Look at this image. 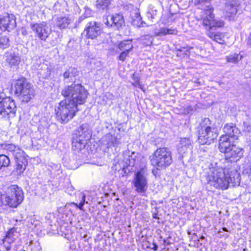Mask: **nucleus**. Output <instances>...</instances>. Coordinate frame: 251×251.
Masks as SVG:
<instances>
[{"label": "nucleus", "mask_w": 251, "mask_h": 251, "mask_svg": "<svg viewBox=\"0 0 251 251\" xmlns=\"http://www.w3.org/2000/svg\"><path fill=\"white\" fill-rule=\"evenodd\" d=\"M208 183L215 188L223 190L227 189L230 184L232 186L239 185L240 176L234 168H230L228 171L217 165L211 164L207 177Z\"/></svg>", "instance_id": "nucleus-1"}, {"label": "nucleus", "mask_w": 251, "mask_h": 251, "mask_svg": "<svg viewBox=\"0 0 251 251\" xmlns=\"http://www.w3.org/2000/svg\"><path fill=\"white\" fill-rule=\"evenodd\" d=\"M62 95L75 106L83 104L87 98L88 93L81 84H72L65 86L61 91Z\"/></svg>", "instance_id": "nucleus-2"}, {"label": "nucleus", "mask_w": 251, "mask_h": 251, "mask_svg": "<svg viewBox=\"0 0 251 251\" xmlns=\"http://www.w3.org/2000/svg\"><path fill=\"white\" fill-rule=\"evenodd\" d=\"M151 164L157 170L166 169L172 163V152L167 147L159 148L150 156Z\"/></svg>", "instance_id": "nucleus-3"}, {"label": "nucleus", "mask_w": 251, "mask_h": 251, "mask_svg": "<svg viewBox=\"0 0 251 251\" xmlns=\"http://www.w3.org/2000/svg\"><path fill=\"white\" fill-rule=\"evenodd\" d=\"M77 108L69 100L61 101L55 108L56 118L62 124L67 123L75 115Z\"/></svg>", "instance_id": "nucleus-4"}, {"label": "nucleus", "mask_w": 251, "mask_h": 251, "mask_svg": "<svg viewBox=\"0 0 251 251\" xmlns=\"http://www.w3.org/2000/svg\"><path fill=\"white\" fill-rule=\"evenodd\" d=\"M210 125V121L208 118L203 119L200 123L198 139L202 145L210 144L218 136L216 129L211 127Z\"/></svg>", "instance_id": "nucleus-5"}, {"label": "nucleus", "mask_w": 251, "mask_h": 251, "mask_svg": "<svg viewBox=\"0 0 251 251\" xmlns=\"http://www.w3.org/2000/svg\"><path fill=\"white\" fill-rule=\"evenodd\" d=\"M15 89V94L23 101L27 102L34 96L33 86L25 78H22L16 81Z\"/></svg>", "instance_id": "nucleus-6"}, {"label": "nucleus", "mask_w": 251, "mask_h": 251, "mask_svg": "<svg viewBox=\"0 0 251 251\" xmlns=\"http://www.w3.org/2000/svg\"><path fill=\"white\" fill-rule=\"evenodd\" d=\"M1 200L3 203L10 207H16L24 200L22 189L16 185L10 187L5 196H2Z\"/></svg>", "instance_id": "nucleus-7"}, {"label": "nucleus", "mask_w": 251, "mask_h": 251, "mask_svg": "<svg viewBox=\"0 0 251 251\" xmlns=\"http://www.w3.org/2000/svg\"><path fill=\"white\" fill-rule=\"evenodd\" d=\"M201 16V21L203 26L206 29H211L213 28L220 27L224 25V23L221 20L217 21L215 19L213 13V9L209 5L206 6Z\"/></svg>", "instance_id": "nucleus-8"}, {"label": "nucleus", "mask_w": 251, "mask_h": 251, "mask_svg": "<svg viewBox=\"0 0 251 251\" xmlns=\"http://www.w3.org/2000/svg\"><path fill=\"white\" fill-rule=\"evenodd\" d=\"M147 174L146 171L141 169L134 174L132 184L135 188V191L138 193H145L148 188Z\"/></svg>", "instance_id": "nucleus-9"}, {"label": "nucleus", "mask_w": 251, "mask_h": 251, "mask_svg": "<svg viewBox=\"0 0 251 251\" xmlns=\"http://www.w3.org/2000/svg\"><path fill=\"white\" fill-rule=\"evenodd\" d=\"M30 27L35 33V36L44 41L47 40L51 33V28L45 22L40 23H31Z\"/></svg>", "instance_id": "nucleus-10"}, {"label": "nucleus", "mask_w": 251, "mask_h": 251, "mask_svg": "<svg viewBox=\"0 0 251 251\" xmlns=\"http://www.w3.org/2000/svg\"><path fill=\"white\" fill-rule=\"evenodd\" d=\"M88 38L96 39L102 32V25L95 21H91L86 25L85 30Z\"/></svg>", "instance_id": "nucleus-11"}, {"label": "nucleus", "mask_w": 251, "mask_h": 251, "mask_svg": "<svg viewBox=\"0 0 251 251\" xmlns=\"http://www.w3.org/2000/svg\"><path fill=\"white\" fill-rule=\"evenodd\" d=\"M89 138L90 135L88 132H82L81 134H79L75 138H73L72 149L77 151H81L85 147Z\"/></svg>", "instance_id": "nucleus-12"}, {"label": "nucleus", "mask_w": 251, "mask_h": 251, "mask_svg": "<svg viewBox=\"0 0 251 251\" xmlns=\"http://www.w3.org/2000/svg\"><path fill=\"white\" fill-rule=\"evenodd\" d=\"M16 25L15 16L5 13L0 15V28L3 30L13 29Z\"/></svg>", "instance_id": "nucleus-13"}, {"label": "nucleus", "mask_w": 251, "mask_h": 251, "mask_svg": "<svg viewBox=\"0 0 251 251\" xmlns=\"http://www.w3.org/2000/svg\"><path fill=\"white\" fill-rule=\"evenodd\" d=\"M4 58L5 63L10 68H16L21 61L19 54L12 50L6 52L4 55Z\"/></svg>", "instance_id": "nucleus-14"}, {"label": "nucleus", "mask_w": 251, "mask_h": 251, "mask_svg": "<svg viewBox=\"0 0 251 251\" xmlns=\"http://www.w3.org/2000/svg\"><path fill=\"white\" fill-rule=\"evenodd\" d=\"M225 154V158L231 162H235L239 160L243 156V152L241 148L235 145L231 146Z\"/></svg>", "instance_id": "nucleus-15"}, {"label": "nucleus", "mask_w": 251, "mask_h": 251, "mask_svg": "<svg viewBox=\"0 0 251 251\" xmlns=\"http://www.w3.org/2000/svg\"><path fill=\"white\" fill-rule=\"evenodd\" d=\"M3 116L5 117L10 115L12 117L14 116L16 111V106L13 100L10 97H6L3 100Z\"/></svg>", "instance_id": "nucleus-16"}, {"label": "nucleus", "mask_w": 251, "mask_h": 251, "mask_svg": "<svg viewBox=\"0 0 251 251\" xmlns=\"http://www.w3.org/2000/svg\"><path fill=\"white\" fill-rule=\"evenodd\" d=\"M225 133L222 136H226L228 137L232 140H236L240 133V130L235 126L226 125L223 128Z\"/></svg>", "instance_id": "nucleus-17"}, {"label": "nucleus", "mask_w": 251, "mask_h": 251, "mask_svg": "<svg viewBox=\"0 0 251 251\" xmlns=\"http://www.w3.org/2000/svg\"><path fill=\"white\" fill-rule=\"evenodd\" d=\"M109 17L111 23L109 22L108 18L106 19V21L105 22V24L108 26H114L119 29L124 24V20L123 16L120 14L111 15Z\"/></svg>", "instance_id": "nucleus-18"}, {"label": "nucleus", "mask_w": 251, "mask_h": 251, "mask_svg": "<svg viewBox=\"0 0 251 251\" xmlns=\"http://www.w3.org/2000/svg\"><path fill=\"white\" fill-rule=\"evenodd\" d=\"M233 140L230 139L226 136H221L219 140V149L221 152L225 153L229 149H230L231 146V143Z\"/></svg>", "instance_id": "nucleus-19"}, {"label": "nucleus", "mask_w": 251, "mask_h": 251, "mask_svg": "<svg viewBox=\"0 0 251 251\" xmlns=\"http://www.w3.org/2000/svg\"><path fill=\"white\" fill-rule=\"evenodd\" d=\"M100 141L101 144L107 148L115 147L118 144L117 138L110 133L103 136L101 139Z\"/></svg>", "instance_id": "nucleus-20"}, {"label": "nucleus", "mask_w": 251, "mask_h": 251, "mask_svg": "<svg viewBox=\"0 0 251 251\" xmlns=\"http://www.w3.org/2000/svg\"><path fill=\"white\" fill-rule=\"evenodd\" d=\"M17 163L16 167L14 170L18 175H21L25 170L26 166L27 164V160L25 158V155L22 156V157H18L15 159Z\"/></svg>", "instance_id": "nucleus-21"}, {"label": "nucleus", "mask_w": 251, "mask_h": 251, "mask_svg": "<svg viewBox=\"0 0 251 251\" xmlns=\"http://www.w3.org/2000/svg\"><path fill=\"white\" fill-rule=\"evenodd\" d=\"M6 150L8 152V154L13 156L15 159L18 157L21 158L22 156L25 155L24 152L19 147L13 144L8 145L6 146Z\"/></svg>", "instance_id": "nucleus-22"}, {"label": "nucleus", "mask_w": 251, "mask_h": 251, "mask_svg": "<svg viewBox=\"0 0 251 251\" xmlns=\"http://www.w3.org/2000/svg\"><path fill=\"white\" fill-rule=\"evenodd\" d=\"M38 73L41 77L46 78L49 77L50 74V69L48 65L46 63H42L38 66Z\"/></svg>", "instance_id": "nucleus-23"}, {"label": "nucleus", "mask_w": 251, "mask_h": 251, "mask_svg": "<svg viewBox=\"0 0 251 251\" xmlns=\"http://www.w3.org/2000/svg\"><path fill=\"white\" fill-rule=\"evenodd\" d=\"M55 25L60 29L66 28L70 23V19L66 16H60L55 19Z\"/></svg>", "instance_id": "nucleus-24"}, {"label": "nucleus", "mask_w": 251, "mask_h": 251, "mask_svg": "<svg viewBox=\"0 0 251 251\" xmlns=\"http://www.w3.org/2000/svg\"><path fill=\"white\" fill-rule=\"evenodd\" d=\"M118 47L121 51L130 52L133 49V45L131 40H125L121 42Z\"/></svg>", "instance_id": "nucleus-25"}, {"label": "nucleus", "mask_w": 251, "mask_h": 251, "mask_svg": "<svg viewBox=\"0 0 251 251\" xmlns=\"http://www.w3.org/2000/svg\"><path fill=\"white\" fill-rule=\"evenodd\" d=\"M177 31L176 29L168 28L167 27H163L160 29L158 32L155 33L156 36H162L170 34H176Z\"/></svg>", "instance_id": "nucleus-26"}, {"label": "nucleus", "mask_w": 251, "mask_h": 251, "mask_svg": "<svg viewBox=\"0 0 251 251\" xmlns=\"http://www.w3.org/2000/svg\"><path fill=\"white\" fill-rule=\"evenodd\" d=\"M239 6V4H226V3L225 10L226 13V15L228 17H231L232 15H235L237 12V8Z\"/></svg>", "instance_id": "nucleus-27"}, {"label": "nucleus", "mask_w": 251, "mask_h": 251, "mask_svg": "<svg viewBox=\"0 0 251 251\" xmlns=\"http://www.w3.org/2000/svg\"><path fill=\"white\" fill-rule=\"evenodd\" d=\"M239 6V4H226V3L225 10L226 13V15L228 17H231L232 15H235L237 12V8Z\"/></svg>", "instance_id": "nucleus-28"}, {"label": "nucleus", "mask_w": 251, "mask_h": 251, "mask_svg": "<svg viewBox=\"0 0 251 251\" xmlns=\"http://www.w3.org/2000/svg\"><path fill=\"white\" fill-rule=\"evenodd\" d=\"M77 71L75 68H69L63 74L64 79L70 78L71 80L73 81L74 77L77 75Z\"/></svg>", "instance_id": "nucleus-29"}, {"label": "nucleus", "mask_w": 251, "mask_h": 251, "mask_svg": "<svg viewBox=\"0 0 251 251\" xmlns=\"http://www.w3.org/2000/svg\"><path fill=\"white\" fill-rule=\"evenodd\" d=\"M191 144V141L189 138H181L180 141V145L179 147V151L184 152L190 146Z\"/></svg>", "instance_id": "nucleus-30"}, {"label": "nucleus", "mask_w": 251, "mask_h": 251, "mask_svg": "<svg viewBox=\"0 0 251 251\" xmlns=\"http://www.w3.org/2000/svg\"><path fill=\"white\" fill-rule=\"evenodd\" d=\"M207 35L209 38L219 44H223L224 42L223 40L224 36L221 33H214L208 32Z\"/></svg>", "instance_id": "nucleus-31"}, {"label": "nucleus", "mask_w": 251, "mask_h": 251, "mask_svg": "<svg viewBox=\"0 0 251 251\" xmlns=\"http://www.w3.org/2000/svg\"><path fill=\"white\" fill-rule=\"evenodd\" d=\"M110 3V0H97V8L99 10H104L108 7Z\"/></svg>", "instance_id": "nucleus-32"}, {"label": "nucleus", "mask_w": 251, "mask_h": 251, "mask_svg": "<svg viewBox=\"0 0 251 251\" xmlns=\"http://www.w3.org/2000/svg\"><path fill=\"white\" fill-rule=\"evenodd\" d=\"M16 232V229L12 228L9 229L6 233L4 240L7 241L8 243H11L14 241V235Z\"/></svg>", "instance_id": "nucleus-33"}, {"label": "nucleus", "mask_w": 251, "mask_h": 251, "mask_svg": "<svg viewBox=\"0 0 251 251\" xmlns=\"http://www.w3.org/2000/svg\"><path fill=\"white\" fill-rule=\"evenodd\" d=\"M9 163L10 159L6 155L3 154L0 155V170L3 167H7Z\"/></svg>", "instance_id": "nucleus-34"}, {"label": "nucleus", "mask_w": 251, "mask_h": 251, "mask_svg": "<svg viewBox=\"0 0 251 251\" xmlns=\"http://www.w3.org/2000/svg\"><path fill=\"white\" fill-rule=\"evenodd\" d=\"M241 58V55H240L239 54L235 53L227 56L226 59L228 62L236 63H237Z\"/></svg>", "instance_id": "nucleus-35"}, {"label": "nucleus", "mask_w": 251, "mask_h": 251, "mask_svg": "<svg viewBox=\"0 0 251 251\" xmlns=\"http://www.w3.org/2000/svg\"><path fill=\"white\" fill-rule=\"evenodd\" d=\"M137 20H134L133 21V24L134 25H136L138 26H149V25H147L145 22L141 21L142 18L141 17V16L140 14L137 13L136 14Z\"/></svg>", "instance_id": "nucleus-36"}, {"label": "nucleus", "mask_w": 251, "mask_h": 251, "mask_svg": "<svg viewBox=\"0 0 251 251\" xmlns=\"http://www.w3.org/2000/svg\"><path fill=\"white\" fill-rule=\"evenodd\" d=\"M9 46V39L5 36L0 38V48L5 49Z\"/></svg>", "instance_id": "nucleus-37"}, {"label": "nucleus", "mask_w": 251, "mask_h": 251, "mask_svg": "<svg viewBox=\"0 0 251 251\" xmlns=\"http://www.w3.org/2000/svg\"><path fill=\"white\" fill-rule=\"evenodd\" d=\"M242 130L248 135L251 134V126L246 122H244L243 124Z\"/></svg>", "instance_id": "nucleus-38"}, {"label": "nucleus", "mask_w": 251, "mask_h": 251, "mask_svg": "<svg viewBox=\"0 0 251 251\" xmlns=\"http://www.w3.org/2000/svg\"><path fill=\"white\" fill-rule=\"evenodd\" d=\"M81 201L79 204L73 202L72 204H74L76 207L78 208L79 209L83 210V207L85 202V195L84 194H81Z\"/></svg>", "instance_id": "nucleus-39"}, {"label": "nucleus", "mask_w": 251, "mask_h": 251, "mask_svg": "<svg viewBox=\"0 0 251 251\" xmlns=\"http://www.w3.org/2000/svg\"><path fill=\"white\" fill-rule=\"evenodd\" d=\"M243 169V171L245 173H250L251 172V163L248 162L244 164Z\"/></svg>", "instance_id": "nucleus-40"}, {"label": "nucleus", "mask_w": 251, "mask_h": 251, "mask_svg": "<svg viewBox=\"0 0 251 251\" xmlns=\"http://www.w3.org/2000/svg\"><path fill=\"white\" fill-rule=\"evenodd\" d=\"M129 51H122V52L120 53L119 56V59L122 61H124L126 57L128 56Z\"/></svg>", "instance_id": "nucleus-41"}, {"label": "nucleus", "mask_w": 251, "mask_h": 251, "mask_svg": "<svg viewBox=\"0 0 251 251\" xmlns=\"http://www.w3.org/2000/svg\"><path fill=\"white\" fill-rule=\"evenodd\" d=\"M210 0H197L196 1V4H201V8H202L203 7H204V6H205V7L207 8L206 6H207V5H205V4L209 3ZM208 5L210 6L209 5Z\"/></svg>", "instance_id": "nucleus-42"}, {"label": "nucleus", "mask_w": 251, "mask_h": 251, "mask_svg": "<svg viewBox=\"0 0 251 251\" xmlns=\"http://www.w3.org/2000/svg\"><path fill=\"white\" fill-rule=\"evenodd\" d=\"M230 3L240 5L239 0H226V4H230Z\"/></svg>", "instance_id": "nucleus-43"}, {"label": "nucleus", "mask_w": 251, "mask_h": 251, "mask_svg": "<svg viewBox=\"0 0 251 251\" xmlns=\"http://www.w3.org/2000/svg\"><path fill=\"white\" fill-rule=\"evenodd\" d=\"M132 85L135 86V87H139L141 89H142L141 85L140 84L138 78H136L135 80V82L132 83Z\"/></svg>", "instance_id": "nucleus-44"}, {"label": "nucleus", "mask_w": 251, "mask_h": 251, "mask_svg": "<svg viewBox=\"0 0 251 251\" xmlns=\"http://www.w3.org/2000/svg\"><path fill=\"white\" fill-rule=\"evenodd\" d=\"M149 248L152 249L154 251H157L158 249V246L156 244L153 243L149 247Z\"/></svg>", "instance_id": "nucleus-45"}, {"label": "nucleus", "mask_w": 251, "mask_h": 251, "mask_svg": "<svg viewBox=\"0 0 251 251\" xmlns=\"http://www.w3.org/2000/svg\"><path fill=\"white\" fill-rule=\"evenodd\" d=\"M3 100L0 101V114L3 116Z\"/></svg>", "instance_id": "nucleus-46"}, {"label": "nucleus", "mask_w": 251, "mask_h": 251, "mask_svg": "<svg viewBox=\"0 0 251 251\" xmlns=\"http://www.w3.org/2000/svg\"><path fill=\"white\" fill-rule=\"evenodd\" d=\"M5 95L3 93L0 92V101H2L5 98Z\"/></svg>", "instance_id": "nucleus-47"}, {"label": "nucleus", "mask_w": 251, "mask_h": 251, "mask_svg": "<svg viewBox=\"0 0 251 251\" xmlns=\"http://www.w3.org/2000/svg\"><path fill=\"white\" fill-rule=\"evenodd\" d=\"M247 44L251 45V33L249 35L247 39Z\"/></svg>", "instance_id": "nucleus-48"}, {"label": "nucleus", "mask_w": 251, "mask_h": 251, "mask_svg": "<svg viewBox=\"0 0 251 251\" xmlns=\"http://www.w3.org/2000/svg\"><path fill=\"white\" fill-rule=\"evenodd\" d=\"M163 242L165 245H168L170 244V242L168 241L167 240L164 239Z\"/></svg>", "instance_id": "nucleus-49"}, {"label": "nucleus", "mask_w": 251, "mask_h": 251, "mask_svg": "<svg viewBox=\"0 0 251 251\" xmlns=\"http://www.w3.org/2000/svg\"><path fill=\"white\" fill-rule=\"evenodd\" d=\"M110 15L108 16L107 17H105L104 19V22L106 21V19L108 18L109 19V21L110 23H111V20H110Z\"/></svg>", "instance_id": "nucleus-50"}, {"label": "nucleus", "mask_w": 251, "mask_h": 251, "mask_svg": "<svg viewBox=\"0 0 251 251\" xmlns=\"http://www.w3.org/2000/svg\"><path fill=\"white\" fill-rule=\"evenodd\" d=\"M184 49H185L184 48H181L180 49H177V50L180 51H182L183 50H184Z\"/></svg>", "instance_id": "nucleus-51"}, {"label": "nucleus", "mask_w": 251, "mask_h": 251, "mask_svg": "<svg viewBox=\"0 0 251 251\" xmlns=\"http://www.w3.org/2000/svg\"><path fill=\"white\" fill-rule=\"evenodd\" d=\"M222 229H223V231H226V232L228 231V230L226 227H223Z\"/></svg>", "instance_id": "nucleus-52"}, {"label": "nucleus", "mask_w": 251, "mask_h": 251, "mask_svg": "<svg viewBox=\"0 0 251 251\" xmlns=\"http://www.w3.org/2000/svg\"><path fill=\"white\" fill-rule=\"evenodd\" d=\"M153 217L154 218H157V214H154L153 215Z\"/></svg>", "instance_id": "nucleus-53"}, {"label": "nucleus", "mask_w": 251, "mask_h": 251, "mask_svg": "<svg viewBox=\"0 0 251 251\" xmlns=\"http://www.w3.org/2000/svg\"><path fill=\"white\" fill-rule=\"evenodd\" d=\"M122 171L124 172V173H126V169L125 168H123V170H122Z\"/></svg>", "instance_id": "nucleus-54"}, {"label": "nucleus", "mask_w": 251, "mask_h": 251, "mask_svg": "<svg viewBox=\"0 0 251 251\" xmlns=\"http://www.w3.org/2000/svg\"><path fill=\"white\" fill-rule=\"evenodd\" d=\"M151 18L153 19V18H154V17L152 15H151Z\"/></svg>", "instance_id": "nucleus-55"}]
</instances>
